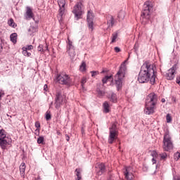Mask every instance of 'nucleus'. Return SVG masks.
I'll list each match as a JSON object with an SVG mask.
<instances>
[{
	"instance_id": "37",
	"label": "nucleus",
	"mask_w": 180,
	"mask_h": 180,
	"mask_svg": "<svg viewBox=\"0 0 180 180\" xmlns=\"http://www.w3.org/2000/svg\"><path fill=\"white\" fill-rule=\"evenodd\" d=\"M38 51H40L41 53H43V51H46V50L43 49V45H39L38 46Z\"/></svg>"
},
{
	"instance_id": "36",
	"label": "nucleus",
	"mask_w": 180,
	"mask_h": 180,
	"mask_svg": "<svg viewBox=\"0 0 180 180\" xmlns=\"http://www.w3.org/2000/svg\"><path fill=\"white\" fill-rule=\"evenodd\" d=\"M46 120H50V119H51V114H50V112L49 111H47L46 112Z\"/></svg>"
},
{
	"instance_id": "6",
	"label": "nucleus",
	"mask_w": 180,
	"mask_h": 180,
	"mask_svg": "<svg viewBox=\"0 0 180 180\" xmlns=\"http://www.w3.org/2000/svg\"><path fill=\"white\" fill-rule=\"evenodd\" d=\"M151 12H153V3L151 1L145 2L141 14L142 19H150Z\"/></svg>"
},
{
	"instance_id": "4",
	"label": "nucleus",
	"mask_w": 180,
	"mask_h": 180,
	"mask_svg": "<svg viewBox=\"0 0 180 180\" xmlns=\"http://www.w3.org/2000/svg\"><path fill=\"white\" fill-rule=\"evenodd\" d=\"M162 148L164 151H170V150H172V148H174V144L172 143V139L171 138V135L169 134V130H168V129H166L165 130Z\"/></svg>"
},
{
	"instance_id": "32",
	"label": "nucleus",
	"mask_w": 180,
	"mask_h": 180,
	"mask_svg": "<svg viewBox=\"0 0 180 180\" xmlns=\"http://www.w3.org/2000/svg\"><path fill=\"white\" fill-rule=\"evenodd\" d=\"M152 155H153V158H152V162L153 164H155V162H157V160H155V158L154 157H157V152L153 151L152 152Z\"/></svg>"
},
{
	"instance_id": "18",
	"label": "nucleus",
	"mask_w": 180,
	"mask_h": 180,
	"mask_svg": "<svg viewBox=\"0 0 180 180\" xmlns=\"http://www.w3.org/2000/svg\"><path fill=\"white\" fill-rule=\"evenodd\" d=\"M10 39H11V41H12V43H13V44H16V43L18 41V34L12 33L10 35Z\"/></svg>"
},
{
	"instance_id": "47",
	"label": "nucleus",
	"mask_w": 180,
	"mask_h": 180,
	"mask_svg": "<svg viewBox=\"0 0 180 180\" xmlns=\"http://www.w3.org/2000/svg\"><path fill=\"white\" fill-rule=\"evenodd\" d=\"M2 49H3L2 44H0V51H2Z\"/></svg>"
},
{
	"instance_id": "25",
	"label": "nucleus",
	"mask_w": 180,
	"mask_h": 180,
	"mask_svg": "<svg viewBox=\"0 0 180 180\" xmlns=\"http://www.w3.org/2000/svg\"><path fill=\"white\" fill-rule=\"evenodd\" d=\"M30 34H33V33H36L37 32V27L31 26L28 30Z\"/></svg>"
},
{
	"instance_id": "16",
	"label": "nucleus",
	"mask_w": 180,
	"mask_h": 180,
	"mask_svg": "<svg viewBox=\"0 0 180 180\" xmlns=\"http://www.w3.org/2000/svg\"><path fill=\"white\" fill-rule=\"evenodd\" d=\"M34 18V14H33V11L29 6L26 8V12L25 13V18L26 20H30V19H33Z\"/></svg>"
},
{
	"instance_id": "23",
	"label": "nucleus",
	"mask_w": 180,
	"mask_h": 180,
	"mask_svg": "<svg viewBox=\"0 0 180 180\" xmlns=\"http://www.w3.org/2000/svg\"><path fill=\"white\" fill-rule=\"evenodd\" d=\"M124 16H126V13L124 11H121L118 13L117 18L119 20H123L124 19Z\"/></svg>"
},
{
	"instance_id": "20",
	"label": "nucleus",
	"mask_w": 180,
	"mask_h": 180,
	"mask_svg": "<svg viewBox=\"0 0 180 180\" xmlns=\"http://www.w3.org/2000/svg\"><path fill=\"white\" fill-rule=\"evenodd\" d=\"M107 25L108 27H113V25H115V18H113V16H110L108 18Z\"/></svg>"
},
{
	"instance_id": "40",
	"label": "nucleus",
	"mask_w": 180,
	"mask_h": 180,
	"mask_svg": "<svg viewBox=\"0 0 180 180\" xmlns=\"http://www.w3.org/2000/svg\"><path fill=\"white\" fill-rule=\"evenodd\" d=\"M91 72V77H96V75H98V74H99V72L98 71H92Z\"/></svg>"
},
{
	"instance_id": "45",
	"label": "nucleus",
	"mask_w": 180,
	"mask_h": 180,
	"mask_svg": "<svg viewBox=\"0 0 180 180\" xmlns=\"http://www.w3.org/2000/svg\"><path fill=\"white\" fill-rule=\"evenodd\" d=\"M66 140L67 141H70V136H68V135H66Z\"/></svg>"
},
{
	"instance_id": "49",
	"label": "nucleus",
	"mask_w": 180,
	"mask_h": 180,
	"mask_svg": "<svg viewBox=\"0 0 180 180\" xmlns=\"http://www.w3.org/2000/svg\"><path fill=\"white\" fill-rule=\"evenodd\" d=\"M46 50H49V47L48 46H46Z\"/></svg>"
},
{
	"instance_id": "1",
	"label": "nucleus",
	"mask_w": 180,
	"mask_h": 180,
	"mask_svg": "<svg viewBox=\"0 0 180 180\" xmlns=\"http://www.w3.org/2000/svg\"><path fill=\"white\" fill-rule=\"evenodd\" d=\"M156 72L155 65L151 64L149 62H145L141 67L138 76L139 82L140 84L150 82L151 85H154L155 84Z\"/></svg>"
},
{
	"instance_id": "7",
	"label": "nucleus",
	"mask_w": 180,
	"mask_h": 180,
	"mask_svg": "<svg viewBox=\"0 0 180 180\" xmlns=\"http://www.w3.org/2000/svg\"><path fill=\"white\" fill-rule=\"evenodd\" d=\"M117 136H119V132L117 131V127L116 124L113 123L112 126L109 128V136H108V143L109 144H113L115 141L117 139Z\"/></svg>"
},
{
	"instance_id": "44",
	"label": "nucleus",
	"mask_w": 180,
	"mask_h": 180,
	"mask_svg": "<svg viewBox=\"0 0 180 180\" xmlns=\"http://www.w3.org/2000/svg\"><path fill=\"white\" fill-rule=\"evenodd\" d=\"M173 180H180L179 176H174Z\"/></svg>"
},
{
	"instance_id": "41",
	"label": "nucleus",
	"mask_w": 180,
	"mask_h": 180,
	"mask_svg": "<svg viewBox=\"0 0 180 180\" xmlns=\"http://www.w3.org/2000/svg\"><path fill=\"white\" fill-rule=\"evenodd\" d=\"M23 49H25V50H33V46L32 45H29L27 47H23Z\"/></svg>"
},
{
	"instance_id": "9",
	"label": "nucleus",
	"mask_w": 180,
	"mask_h": 180,
	"mask_svg": "<svg viewBox=\"0 0 180 180\" xmlns=\"http://www.w3.org/2000/svg\"><path fill=\"white\" fill-rule=\"evenodd\" d=\"M83 8L84 5L81 1L77 2L73 7L72 13H74L75 18H76L77 20L81 19V16L84 15Z\"/></svg>"
},
{
	"instance_id": "35",
	"label": "nucleus",
	"mask_w": 180,
	"mask_h": 180,
	"mask_svg": "<svg viewBox=\"0 0 180 180\" xmlns=\"http://www.w3.org/2000/svg\"><path fill=\"white\" fill-rule=\"evenodd\" d=\"M81 84H82V88H84V85H85V84H86V77H82Z\"/></svg>"
},
{
	"instance_id": "15",
	"label": "nucleus",
	"mask_w": 180,
	"mask_h": 180,
	"mask_svg": "<svg viewBox=\"0 0 180 180\" xmlns=\"http://www.w3.org/2000/svg\"><path fill=\"white\" fill-rule=\"evenodd\" d=\"M176 71V66H173L166 73V78L169 80H172L175 78V72Z\"/></svg>"
},
{
	"instance_id": "38",
	"label": "nucleus",
	"mask_w": 180,
	"mask_h": 180,
	"mask_svg": "<svg viewBox=\"0 0 180 180\" xmlns=\"http://www.w3.org/2000/svg\"><path fill=\"white\" fill-rule=\"evenodd\" d=\"M35 127H37L36 131H39V129H40V122H35Z\"/></svg>"
},
{
	"instance_id": "11",
	"label": "nucleus",
	"mask_w": 180,
	"mask_h": 180,
	"mask_svg": "<svg viewBox=\"0 0 180 180\" xmlns=\"http://www.w3.org/2000/svg\"><path fill=\"white\" fill-rule=\"evenodd\" d=\"M65 102V96L62 95L61 93L58 92L56 94V99L55 102V107L56 109H60L61 105Z\"/></svg>"
},
{
	"instance_id": "14",
	"label": "nucleus",
	"mask_w": 180,
	"mask_h": 180,
	"mask_svg": "<svg viewBox=\"0 0 180 180\" xmlns=\"http://www.w3.org/2000/svg\"><path fill=\"white\" fill-rule=\"evenodd\" d=\"M124 175L127 180H134V175H133V168H131V167H125Z\"/></svg>"
},
{
	"instance_id": "31",
	"label": "nucleus",
	"mask_w": 180,
	"mask_h": 180,
	"mask_svg": "<svg viewBox=\"0 0 180 180\" xmlns=\"http://www.w3.org/2000/svg\"><path fill=\"white\" fill-rule=\"evenodd\" d=\"M37 143H38V144H44V136H39L37 139Z\"/></svg>"
},
{
	"instance_id": "28",
	"label": "nucleus",
	"mask_w": 180,
	"mask_h": 180,
	"mask_svg": "<svg viewBox=\"0 0 180 180\" xmlns=\"http://www.w3.org/2000/svg\"><path fill=\"white\" fill-rule=\"evenodd\" d=\"M8 26H11V27H16V25H15V21H13V19L11 18L8 21Z\"/></svg>"
},
{
	"instance_id": "5",
	"label": "nucleus",
	"mask_w": 180,
	"mask_h": 180,
	"mask_svg": "<svg viewBox=\"0 0 180 180\" xmlns=\"http://www.w3.org/2000/svg\"><path fill=\"white\" fill-rule=\"evenodd\" d=\"M12 144V138L6 135L4 129H0V147L2 150H6L8 146Z\"/></svg>"
},
{
	"instance_id": "27",
	"label": "nucleus",
	"mask_w": 180,
	"mask_h": 180,
	"mask_svg": "<svg viewBox=\"0 0 180 180\" xmlns=\"http://www.w3.org/2000/svg\"><path fill=\"white\" fill-rule=\"evenodd\" d=\"M22 54L25 57H30V56H32V53L28 52L27 49H25V48H22Z\"/></svg>"
},
{
	"instance_id": "19",
	"label": "nucleus",
	"mask_w": 180,
	"mask_h": 180,
	"mask_svg": "<svg viewBox=\"0 0 180 180\" xmlns=\"http://www.w3.org/2000/svg\"><path fill=\"white\" fill-rule=\"evenodd\" d=\"M108 98L110 102H112L113 103H116L117 102V96H116V94L113 93L108 95Z\"/></svg>"
},
{
	"instance_id": "2",
	"label": "nucleus",
	"mask_w": 180,
	"mask_h": 180,
	"mask_svg": "<svg viewBox=\"0 0 180 180\" xmlns=\"http://www.w3.org/2000/svg\"><path fill=\"white\" fill-rule=\"evenodd\" d=\"M158 103V97L155 93H150L146 98L145 103V115H153L155 112V106Z\"/></svg>"
},
{
	"instance_id": "46",
	"label": "nucleus",
	"mask_w": 180,
	"mask_h": 180,
	"mask_svg": "<svg viewBox=\"0 0 180 180\" xmlns=\"http://www.w3.org/2000/svg\"><path fill=\"white\" fill-rule=\"evenodd\" d=\"M138 47H139V45H138L137 43H136L135 45H134V49H137Z\"/></svg>"
},
{
	"instance_id": "17",
	"label": "nucleus",
	"mask_w": 180,
	"mask_h": 180,
	"mask_svg": "<svg viewBox=\"0 0 180 180\" xmlns=\"http://www.w3.org/2000/svg\"><path fill=\"white\" fill-rule=\"evenodd\" d=\"M26 170V165L22 162L21 163V165H20V174L21 175V176H22V178H25V171Z\"/></svg>"
},
{
	"instance_id": "12",
	"label": "nucleus",
	"mask_w": 180,
	"mask_h": 180,
	"mask_svg": "<svg viewBox=\"0 0 180 180\" xmlns=\"http://www.w3.org/2000/svg\"><path fill=\"white\" fill-rule=\"evenodd\" d=\"M94 19H95V14L91 10H89L86 15V20L88 22L89 29L94 30Z\"/></svg>"
},
{
	"instance_id": "29",
	"label": "nucleus",
	"mask_w": 180,
	"mask_h": 180,
	"mask_svg": "<svg viewBox=\"0 0 180 180\" xmlns=\"http://www.w3.org/2000/svg\"><path fill=\"white\" fill-rule=\"evenodd\" d=\"M159 157H160V160H167L168 155H167V153H162L159 155Z\"/></svg>"
},
{
	"instance_id": "34",
	"label": "nucleus",
	"mask_w": 180,
	"mask_h": 180,
	"mask_svg": "<svg viewBox=\"0 0 180 180\" xmlns=\"http://www.w3.org/2000/svg\"><path fill=\"white\" fill-rule=\"evenodd\" d=\"M174 158L176 161H178V160H179V158H180V153L176 152V153H174Z\"/></svg>"
},
{
	"instance_id": "3",
	"label": "nucleus",
	"mask_w": 180,
	"mask_h": 180,
	"mask_svg": "<svg viewBox=\"0 0 180 180\" xmlns=\"http://www.w3.org/2000/svg\"><path fill=\"white\" fill-rule=\"evenodd\" d=\"M126 63H127V60L124 61L121 64L119 71L117 72V73L115 75L114 77V81L117 86V91H119V89L122 88V85L123 84V78H124V75L126 74V70H127V68H126Z\"/></svg>"
},
{
	"instance_id": "39",
	"label": "nucleus",
	"mask_w": 180,
	"mask_h": 180,
	"mask_svg": "<svg viewBox=\"0 0 180 180\" xmlns=\"http://www.w3.org/2000/svg\"><path fill=\"white\" fill-rule=\"evenodd\" d=\"M97 92H98V96H103V95H105V92H103V91L97 90Z\"/></svg>"
},
{
	"instance_id": "43",
	"label": "nucleus",
	"mask_w": 180,
	"mask_h": 180,
	"mask_svg": "<svg viewBox=\"0 0 180 180\" xmlns=\"http://www.w3.org/2000/svg\"><path fill=\"white\" fill-rule=\"evenodd\" d=\"M47 84H44V91H45L46 92H47Z\"/></svg>"
},
{
	"instance_id": "48",
	"label": "nucleus",
	"mask_w": 180,
	"mask_h": 180,
	"mask_svg": "<svg viewBox=\"0 0 180 180\" xmlns=\"http://www.w3.org/2000/svg\"><path fill=\"white\" fill-rule=\"evenodd\" d=\"M161 102H162V103H165V98H162Z\"/></svg>"
},
{
	"instance_id": "26",
	"label": "nucleus",
	"mask_w": 180,
	"mask_h": 180,
	"mask_svg": "<svg viewBox=\"0 0 180 180\" xmlns=\"http://www.w3.org/2000/svg\"><path fill=\"white\" fill-rule=\"evenodd\" d=\"M113 79V78L112 77V75L110 76H105L103 79V84H106V82H108V81H110Z\"/></svg>"
},
{
	"instance_id": "22",
	"label": "nucleus",
	"mask_w": 180,
	"mask_h": 180,
	"mask_svg": "<svg viewBox=\"0 0 180 180\" xmlns=\"http://www.w3.org/2000/svg\"><path fill=\"white\" fill-rule=\"evenodd\" d=\"M98 169H100L98 171V175H102V174L105 172V165L103 163H101L98 165Z\"/></svg>"
},
{
	"instance_id": "33",
	"label": "nucleus",
	"mask_w": 180,
	"mask_h": 180,
	"mask_svg": "<svg viewBox=\"0 0 180 180\" xmlns=\"http://www.w3.org/2000/svg\"><path fill=\"white\" fill-rule=\"evenodd\" d=\"M166 120L167 123H171V122H172V117H171V115L167 114L166 115Z\"/></svg>"
},
{
	"instance_id": "13",
	"label": "nucleus",
	"mask_w": 180,
	"mask_h": 180,
	"mask_svg": "<svg viewBox=\"0 0 180 180\" xmlns=\"http://www.w3.org/2000/svg\"><path fill=\"white\" fill-rule=\"evenodd\" d=\"M67 53H68L70 57H75V49L72 45V41L70 40V37H68Z\"/></svg>"
},
{
	"instance_id": "10",
	"label": "nucleus",
	"mask_w": 180,
	"mask_h": 180,
	"mask_svg": "<svg viewBox=\"0 0 180 180\" xmlns=\"http://www.w3.org/2000/svg\"><path fill=\"white\" fill-rule=\"evenodd\" d=\"M65 0H58V5L59 6V13L58 18H60V20H63V16L65 13Z\"/></svg>"
},
{
	"instance_id": "24",
	"label": "nucleus",
	"mask_w": 180,
	"mask_h": 180,
	"mask_svg": "<svg viewBox=\"0 0 180 180\" xmlns=\"http://www.w3.org/2000/svg\"><path fill=\"white\" fill-rule=\"evenodd\" d=\"M85 71H86V63H85V62H82L79 66V72H85Z\"/></svg>"
},
{
	"instance_id": "21",
	"label": "nucleus",
	"mask_w": 180,
	"mask_h": 180,
	"mask_svg": "<svg viewBox=\"0 0 180 180\" xmlns=\"http://www.w3.org/2000/svg\"><path fill=\"white\" fill-rule=\"evenodd\" d=\"M103 106L105 113H109V112L110 111V107L109 106V103L105 101L103 104Z\"/></svg>"
},
{
	"instance_id": "8",
	"label": "nucleus",
	"mask_w": 180,
	"mask_h": 180,
	"mask_svg": "<svg viewBox=\"0 0 180 180\" xmlns=\"http://www.w3.org/2000/svg\"><path fill=\"white\" fill-rule=\"evenodd\" d=\"M56 81L58 84L66 85L67 86H70V85H72V79H71V77L65 73L58 75L56 77Z\"/></svg>"
},
{
	"instance_id": "42",
	"label": "nucleus",
	"mask_w": 180,
	"mask_h": 180,
	"mask_svg": "<svg viewBox=\"0 0 180 180\" xmlns=\"http://www.w3.org/2000/svg\"><path fill=\"white\" fill-rule=\"evenodd\" d=\"M114 50L115 53H119L120 51V49L117 46L115 47Z\"/></svg>"
},
{
	"instance_id": "30",
	"label": "nucleus",
	"mask_w": 180,
	"mask_h": 180,
	"mask_svg": "<svg viewBox=\"0 0 180 180\" xmlns=\"http://www.w3.org/2000/svg\"><path fill=\"white\" fill-rule=\"evenodd\" d=\"M116 39H117V33H113L112 34L111 43H115Z\"/></svg>"
}]
</instances>
